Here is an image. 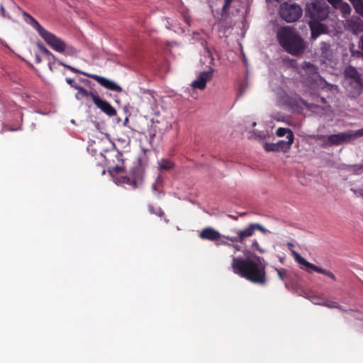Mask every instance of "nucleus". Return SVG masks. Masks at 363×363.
I'll return each mask as SVG.
<instances>
[{
    "label": "nucleus",
    "mask_w": 363,
    "mask_h": 363,
    "mask_svg": "<svg viewBox=\"0 0 363 363\" xmlns=\"http://www.w3.org/2000/svg\"><path fill=\"white\" fill-rule=\"evenodd\" d=\"M40 62V59L39 57H37V62Z\"/></svg>",
    "instance_id": "obj_42"
},
{
    "label": "nucleus",
    "mask_w": 363,
    "mask_h": 363,
    "mask_svg": "<svg viewBox=\"0 0 363 363\" xmlns=\"http://www.w3.org/2000/svg\"><path fill=\"white\" fill-rule=\"evenodd\" d=\"M309 27L311 28L312 40H315L320 35L326 33L328 32V27L320 22L311 21L309 22Z\"/></svg>",
    "instance_id": "obj_14"
},
{
    "label": "nucleus",
    "mask_w": 363,
    "mask_h": 363,
    "mask_svg": "<svg viewBox=\"0 0 363 363\" xmlns=\"http://www.w3.org/2000/svg\"><path fill=\"white\" fill-rule=\"evenodd\" d=\"M148 210L150 213L155 214L159 217H162L164 215V211L162 210L161 208H159V207L155 208L153 206L149 205Z\"/></svg>",
    "instance_id": "obj_26"
},
{
    "label": "nucleus",
    "mask_w": 363,
    "mask_h": 363,
    "mask_svg": "<svg viewBox=\"0 0 363 363\" xmlns=\"http://www.w3.org/2000/svg\"><path fill=\"white\" fill-rule=\"evenodd\" d=\"M66 82L74 89V86H79L75 83L74 80L71 78H66Z\"/></svg>",
    "instance_id": "obj_36"
},
{
    "label": "nucleus",
    "mask_w": 363,
    "mask_h": 363,
    "mask_svg": "<svg viewBox=\"0 0 363 363\" xmlns=\"http://www.w3.org/2000/svg\"><path fill=\"white\" fill-rule=\"evenodd\" d=\"M233 0H225L224 5L223 6V10L225 11L228 9L230 6Z\"/></svg>",
    "instance_id": "obj_37"
},
{
    "label": "nucleus",
    "mask_w": 363,
    "mask_h": 363,
    "mask_svg": "<svg viewBox=\"0 0 363 363\" xmlns=\"http://www.w3.org/2000/svg\"><path fill=\"white\" fill-rule=\"evenodd\" d=\"M37 47L42 54L51 57L54 61L56 60V57L42 43H38Z\"/></svg>",
    "instance_id": "obj_24"
},
{
    "label": "nucleus",
    "mask_w": 363,
    "mask_h": 363,
    "mask_svg": "<svg viewBox=\"0 0 363 363\" xmlns=\"http://www.w3.org/2000/svg\"><path fill=\"white\" fill-rule=\"evenodd\" d=\"M256 230L261 231L262 233L266 234L268 230L265 229L262 225L259 223H250L243 230H234L236 235L226 236V239L231 242H242L247 238L251 237Z\"/></svg>",
    "instance_id": "obj_6"
},
{
    "label": "nucleus",
    "mask_w": 363,
    "mask_h": 363,
    "mask_svg": "<svg viewBox=\"0 0 363 363\" xmlns=\"http://www.w3.org/2000/svg\"><path fill=\"white\" fill-rule=\"evenodd\" d=\"M59 64L60 65L67 68L69 70H70L71 72H72L74 73H79V74H81L82 75L86 76L89 78H91V79L96 80L101 86H103L104 87H105L109 90L115 91H121L122 89L121 87L118 84H117L116 82H114L111 80H109L104 77L99 76V75L94 74H90V73H88V72H86L84 71H81L72 66L66 65L65 63H64L62 61H59Z\"/></svg>",
    "instance_id": "obj_5"
},
{
    "label": "nucleus",
    "mask_w": 363,
    "mask_h": 363,
    "mask_svg": "<svg viewBox=\"0 0 363 363\" xmlns=\"http://www.w3.org/2000/svg\"><path fill=\"white\" fill-rule=\"evenodd\" d=\"M328 2L333 6L335 9L337 8V5L342 0H327Z\"/></svg>",
    "instance_id": "obj_35"
},
{
    "label": "nucleus",
    "mask_w": 363,
    "mask_h": 363,
    "mask_svg": "<svg viewBox=\"0 0 363 363\" xmlns=\"http://www.w3.org/2000/svg\"><path fill=\"white\" fill-rule=\"evenodd\" d=\"M345 77L348 80H354L361 79L360 74L357 69L352 66H348L345 69Z\"/></svg>",
    "instance_id": "obj_18"
},
{
    "label": "nucleus",
    "mask_w": 363,
    "mask_h": 363,
    "mask_svg": "<svg viewBox=\"0 0 363 363\" xmlns=\"http://www.w3.org/2000/svg\"><path fill=\"white\" fill-rule=\"evenodd\" d=\"M330 86H331V88L334 87V86H335V88L337 87V86H333V85H330Z\"/></svg>",
    "instance_id": "obj_44"
},
{
    "label": "nucleus",
    "mask_w": 363,
    "mask_h": 363,
    "mask_svg": "<svg viewBox=\"0 0 363 363\" xmlns=\"http://www.w3.org/2000/svg\"><path fill=\"white\" fill-rule=\"evenodd\" d=\"M23 14L26 18V22L37 30L39 35L52 50L69 56H74L77 54V50L74 47L66 44L60 38L47 30L29 13L23 11Z\"/></svg>",
    "instance_id": "obj_2"
},
{
    "label": "nucleus",
    "mask_w": 363,
    "mask_h": 363,
    "mask_svg": "<svg viewBox=\"0 0 363 363\" xmlns=\"http://www.w3.org/2000/svg\"><path fill=\"white\" fill-rule=\"evenodd\" d=\"M351 191L357 196L363 197V189H351Z\"/></svg>",
    "instance_id": "obj_34"
},
{
    "label": "nucleus",
    "mask_w": 363,
    "mask_h": 363,
    "mask_svg": "<svg viewBox=\"0 0 363 363\" xmlns=\"http://www.w3.org/2000/svg\"><path fill=\"white\" fill-rule=\"evenodd\" d=\"M352 4L355 12L363 18V0H349Z\"/></svg>",
    "instance_id": "obj_23"
},
{
    "label": "nucleus",
    "mask_w": 363,
    "mask_h": 363,
    "mask_svg": "<svg viewBox=\"0 0 363 363\" xmlns=\"http://www.w3.org/2000/svg\"><path fill=\"white\" fill-rule=\"evenodd\" d=\"M277 37L279 45L291 55L298 56L303 54L306 48L304 40L289 26L280 28Z\"/></svg>",
    "instance_id": "obj_3"
},
{
    "label": "nucleus",
    "mask_w": 363,
    "mask_h": 363,
    "mask_svg": "<svg viewBox=\"0 0 363 363\" xmlns=\"http://www.w3.org/2000/svg\"><path fill=\"white\" fill-rule=\"evenodd\" d=\"M275 270L277 272L279 278L281 280H284L285 277H286V269H279L275 268Z\"/></svg>",
    "instance_id": "obj_32"
},
{
    "label": "nucleus",
    "mask_w": 363,
    "mask_h": 363,
    "mask_svg": "<svg viewBox=\"0 0 363 363\" xmlns=\"http://www.w3.org/2000/svg\"><path fill=\"white\" fill-rule=\"evenodd\" d=\"M350 92L352 96H359L363 89V81L362 79L349 80Z\"/></svg>",
    "instance_id": "obj_16"
},
{
    "label": "nucleus",
    "mask_w": 363,
    "mask_h": 363,
    "mask_svg": "<svg viewBox=\"0 0 363 363\" xmlns=\"http://www.w3.org/2000/svg\"><path fill=\"white\" fill-rule=\"evenodd\" d=\"M251 247L253 250H256L261 254H264L266 252V250L261 247L260 245H259L258 242L256 240H253Z\"/></svg>",
    "instance_id": "obj_30"
},
{
    "label": "nucleus",
    "mask_w": 363,
    "mask_h": 363,
    "mask_svg": "<svg viewBox=\"0 0 363 363\" xmlns=\"http://www.w3.org/2000/svg\"><path fill=\"white\" fill-rule=\"evenodd\" d=\"M123 171V167L121 165H116L115 167H113L111 172L119 174Z\"/></svg>",
    "instance_id": "obj_33"
},
{
    "label": "nucleus",
    "mask_w": 363,
    "mask_h": 363,
    "mask_svg": "<svg viewBox=\"0 0 363 363\" xmlns=\"http://www.w3.org/2000/svg\"><path fill=\"white\" fill-rule=\"evenodd\" d=\"M267 262L262 257L252 255L250 257H233L231 267L233 272L245 279L264 285L267 281L266 267Z\"/></svg>",
    "instance_id": "obj_1"
},
{
    "label": "nucleus",
    "mask_w": 363,
    "mask_h": 363,
    "mask_svg": "<svg viewBox=\"0 0 363 363\" xmlns=\"http://www.w3.org/2000/svg\"><path fill=\"white\" fill-rule=\"evenodd\" d=\"M329 6L322 0H315L308 4L306 8V16L313 21L320 22L325 20L329 14Z\"/></svg>",
    "instance_id": "obj_4"
},
{
    "label": "nucleus",
    "mask_w": 363,
    "mask_h": 363,
    "mask_svg": "<svg viewBox=\"0 0 363 363\" xmlns=\"http://www.w3.org/2000/svg\"><path fill=\"white\" fill-rule=\"evenodd\" d=\"M1 11L2 15L4 16H6V15H5V9L3 6L1 7Z\"/></svg>",
    "instance_id": "obj_40"
},
{
    "label": "nucleus",
    "mask_w": 363,
    "mask_h": 363,
    "mask_svg": "<svg viewBox=\"0 0 363 363\" xmlns=\"http://www.w3.org/2000/svg\"><path fill=\"white\" fill-rule=\"evenodd\" d=\"M294 258H295V260L300 264L301 265H303L308 268H310L311 269H313V271L318 272V273H320V274H325L326 275L327 277H330V279H332L333 280L335 281L336 280V277L334 275L333 273H332L330 271H328L326 269H324L321 267H319L309 262H308L306 259H305L303 257H302L299 254H298L297 252H294Z\"/></svg>",
    "instance_id": "obj_10"
},
{
    "label": "nucleus",
    "mask_w": 363,
    "mask_h": 363,
    "mask_svg": "<svg viewBox=\"0 0 363 363\" xmlns=\"http://www.w3.org/2000/svg\"><path fill=\"white\" fill-rule=\"evenodd\" d=\"M4 130H10V131H14V130H16L17 129L16 128H6L5 126H4V128L1 130V133H2Z\"/></svg>",
    "instance_id": "obj_39"
},
{
    "label": "nucleus",
    "mask_w": 363,
    "mask_h": 363,
    "mask_svg": "<svg viewBox=\"0 0 363 363\" xmlns=\"http://www.w3.org/2000/svg\"><path fill=\"white\" fill-rule=\"evenodd\" d=\"M287 140H279L277 143L279 150L282 151L283 152H287L291 147V145L294 143V136L293 133H290L289 135H286Z\"/></svg>",
    "instance_id": "obj_17"
},
{
    "label": "nucleus",
    "mask_w": 363,
    "mask_h": 363,
    "mask_svg": "<svg viewBox=\"0 0 363 363\" xmlns=\"http://www.w3.org/2000/svg\"><path fill=\"white\" fill-rule=\"evenodd\" d=\"M350 139H355L359 137H363V128L359 129L357 130H349Z\"/></svg>",
    "instance_id": "obj_27"
},
{
    "label": "nucleus",
    "mask_w": 363,
    "mask_h": 363,
    "mask_svg": "<svg viewBox=\"0 0 363 363\" xmlns=\"http://www.w3.org/2000/svg\"><path fill=\"white\" fill-rule=\"evenodd\" d=\"M264 150L267 152H279L278 145L276 143H265Z\"/></svg>",
    "instance_id": "obj_28"
},
{
    "label": "nucleus",
    "mask_w": 363,
    "mask_h": 363,
    "mask_svg": "<svg viewBox=\"0 0 363 363\" xmlns=\"http://www.w3.org/2000/svg\"><path fill=\"white\" fill-rule=\"evenodd\" d=\"M361 48H362V50L363 51V35L361 38Z\"/></svg>",
    "instance_id": "obj_41"
},
{
    "label": "nucleus",
    "mask_w": 363,
    "mask_h": 363,
    "mask_svg": "<svg viewBox=\"0 0 363 363\" xmlns=\"http://www.w3.org/2000/svg\"><path fill=\"white\" fill-rule=\"evenodd\" d=\"M323 305L330 308H339L338 303L333 301H325L323 303Z\"/></svg>",
    "instance_id": "obj_31"
},
{
    "label": "nucleus",
    "mask_w": 363,
    "mask_h": 363,
    "mask_svg": "<svg viewBox=\"0 0 363 363\" xmlns=\"http://www.w3.org/2000/svg\"><path fill=\"white\" fill-rule=\"evenodd\" d=\"M230 217H231L232 218H235L233 216H229Z\"/></svg>",
    "instance_id": "obj_43"
},
{
    "label": "nucleus",
    "mask_w": 363,
    "mask_h": 363,
    "mask_svg": "<svg viewBox=\"0 0 363 363\" xmlns=\"http://www.w3.org/2000/svg\"><path fill=\"white\" fill-rule=\"evenodd\" d=\"M214 70L211 69L206 72H202L199 74L197 79L191 83L194 89L203 90L206 86V82L211 80Z\"/></svg>",
    "instance_id": "obj_12"
},
{
    "label": "nucleus",
    "mask_w": 363,
    "mask_h": 363,
    "mask_svg": "<svg viewBox=\"0 0 363 363\" xmlns=\"http://www.w3.org/2000/svg\"><path fill=\"white\" fill-rule=\"evenodd\" d=\"M313 81L311 82V84L314 86H318L321 88H323L326 85H328L327 82L324 80L317 72L313 74Z\"/></svg>",
    "instance_id": "obj_22"
},
{
    "label": "nucleus",
    "mask_w": 363,
    "mask_h": 363,
    "mask_svg": "<svg viewBox=\"0 0 363 363\" xmlns=\"http://www.w3.org/2000/svg\"><path fill=\"white\" fill-rule=\"evenodd\" d=\"M199 236L203 240H208L211 241L218 240L220 238V234L213 228L207 227L202 230Z\"/></svg>",
    "instance_id": "obj_15"
},
{
    "label": "nucleus",
    "mask_w": 363,
    "mask_h": 363,
    "mask_svg": "<svg viewBox=\"0 0 363 363\" xmlns=\"http://www.w3.org/2000/svg\"><path fill=\"white\" fill-rule=\"evenodd\" d=\"M123 154L121 152H118L116 155V158L118 161H121L123 162V160L122 159Z\"/></svg>",
    "instance_id": "obj_38"
},
{
    "label": "nucleus",
    "mask_w": 363,
    "mask_h": 363,
    "mask_svg": "<svg viewBox=\"0 0 363 363\" xmlns=\"http://www.w3.org/2000/svg\"><path fill=\"white\" fill-rule=\"evenodd\" d=\"M341 12L342 16L343 18H347L349 16L351 13L352 9L350 6V4L345 1H341L340 3L338 4L337 8Z\"/></svg>",
    "instance_id": "obj_19"
},
{
    "label": "nucleus",
    "mask_w": 363,
    "mask_h": 363,
    "mask_svg": "<svg viewBox=\"0 0 363 363\" xmlns=\"http://www.w3.org/2000/svg\"><path fill=\"white\" fill-rule=\"evenodd\" d=\"M318 139L322 140L325 139V144L330 146L339 145L345 142L351 140L349 130L345 133L330 135L327 137L325 135H320L318 136Z\"/></svg>",
    "instance_id": "obj_9"
},
{
    "label": "nucleus",
    "mask_w": 363,
    "mask_h": 363,
    "mask_svg": "<svg viewBox=\"0 0 363 363\" xmlns=\"http://www.w3.org/2000/svg\"><path fill=\"white\" fill-rule=\"evenodd\" d=\"M302 13L301 7L296 4L284 3L280 6V16L288 23L298 20L301 17Z\"/></svg>",
    "instance_id": "obj_7"
},
{
    "label": "nucleus",
    "mask_w": 363,
    "mask_h": 363,
    "mask_svg": "<svg viewBox=\"0 0 363 363\" xmlns=\"http://www.w3.org/2000/svg\"><path fill=\"white\" fill-rule=\"evenodd\" d=\"M290 133H293L290 129L285 128H279L277 130L276 134L279 137H283L285 135H289Z\"/></svg>",
    "instance_id": "obj_29"
},
{
    "label": "nucleus",
    "mask_w": 363,
    "mask_h": 363,
    "mask_svg": "<svg viewBox=\"0 0 363 363\" xmlns=\"http://www.w3.org/2000/svg\"><path fill=\"white\" fill-rule=\"evenodd\" d=\"M345 28L354 35L363 32V21L359 16H352L346 20Z\"/></svg>",
    "instance_id": "obj_13"
},
{
    "label": "nucleus",
    "mask_w": 363,
    "mask_h": 363,
    "mask_svg": "<svg viewBox=\"0 0 363 363\" xmlns=\"http://www.w3.org/2000/svg\"><path fill=\"white\" fill-rule=\"evenodd\" d=\"M91 99L94 104L101 109V111L105 113L110 117L115 116L116 115V110L113 108L109 102L106 100L101 99L95 93H91Z\"/></svg>",
    "instance_id": "obj_11"
},
{
    "label": "nucleus",
    "mask_w": 363,
    "mask_h": 363,
    "mask_svg": "<svg viewBox=\"0 0 363 363\" xmlns=\"http://www.w3.org/2000/svg\"><path fill=\"white\" fill-rule=\"evenodd\" d=\"M159 166L161 170H170L174 167V164L169 160H161Z\"/></svg>",
    "instance_id": "obj_25"
},
{
    "label": "nucleus",
    "mask_w": 363,
    "mask_h": 363,
    "mask_svg": "<svg viewBox=\"0 0 363 363\" xmlns=\"http://www.w3.org/2000/svg\"><path fill=\"white\" fill-rule=\"evenodd\" d=\"M74 89L77 90V94H75V98L77 100H81L85 97L91 96V93L92 91H89L86 89H85L84 87L81 86H74Z\"/></svg>",
    "instance_id": "obj_21"
},
{
    "label": "nucleus",
    "mask_w": 363,
    "mask_h": 363,
    "mask_svg": "<svg viewBox=\"0 0 363 363\" xmlns=\"http://www.w3.org/2000/svg\"><path fill=\"white\" fill-rule=\"evenodd\" d=\"M118 180L119 183L126 184L133 189H137L143 182V172L139 167L133 168L128 175L121 177Z\"/></svg>",
    "instance_id": "obj_8"
},
{
    "label": "nucleus",
    "mask_w": 363,
    "mask_h": 363,
    "mask_svg": "<svg viewBox=\"0 0 363 363\" xmlns=\"http://www.w3.org/2000/svg\"><path fill=\"white\" fill-rule=\"evenodd\" d=\"M320 55L323 58L328 60L331 56L330 44L322 42L320 47Z\"/></svg>",
    "instance_id": "obj_20"
}]
</instances>
